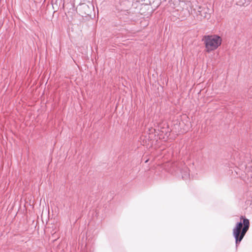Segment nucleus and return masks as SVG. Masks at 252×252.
I'll list each match as a JSON object with an SVG mask.
<instances>
[{"instance_id":"obj_1","label":"nucleus","mask_w":252,"mask_h":252,"mask_svg":"<svg viewBox=\"0 0 252 252\" xmlns=\"http://www.w3.org/2000/svg\"><path fill=\"white\" fill-rule=\"evenodd\" d=\"M240 219L243 221L238 222L233 229V234L235 238L236 245L243 239L250 226V221L248 219L243 216H241Z\"/></svg>"},{"instance_id":"obj_2","label":"nucleus","mask_w":252,"mask_h":252,"mask_svg":"<svg viewBox=\"0 0 252 252\" xmlns=\"http://www.w3.org/2000/svg\"><path fill=\"white\" fill-rule=\"evenodd\" d=\"M205 51L207 53L216 50L221 44V38L217 35L205 36L203 38Z\"/></svg>"}]
</instances>
